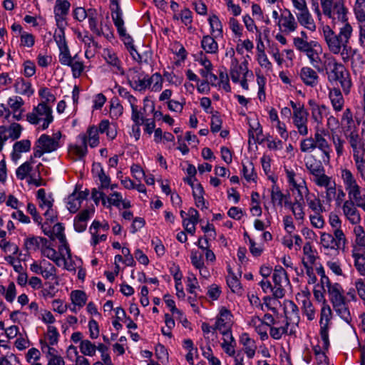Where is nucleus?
<instances>
[{
    "instance_id": "f3484780",
    "label": "nucleus",
    "mask_w": 365,
    "mask_h": 365,
    "mask_svg": "<svg viewBox=\"0 0 365 365\" xmlns=\"http://www.w3.org/2000/svg\"><path fill=\"white\" fill-rule=\"evenodd\" d=\"M341 177L345 189L348 192L349 197L350 199L356 198L359 193L361 192V187L354 174L348 169H343L341 172Z\"/></svg>"
},
{
    "instance_id": "72a5a7b5",
    "label": "nucleus",
    "mask_w": 365,
    "mask_h": 365,
    "mask_svg": "<svg viewBox=\"0 0 365 365\" xmlns=\"http://www.w3.org/2000/svg\"><path fill=\"white\" fill-rule=\"evenodd\" d=\"M352 233L354 235L353 249L356 251L365 250V230L359 224L354 225Z\"/></svg>"
},
{
    "instance_id": "412c9836",
    "label": "nucleus",
    "mask_w": 365,
    "mask_h": 365,
    "mask_svg": "<svg viewBox=\"0 0 365 365\" xmlns=\"http://www.w3.org/2000/svg\"><path fill=\"white\" fill-rule=\"evenodd\" d=\"M311 293L308 289L302 290L297 294V299L302 303L303 314L309 321H312L316 317V310L310 300Z\"/></svg>"
},
{
    "instance_id": "69168bd1",
    "label": "nucleus",
    "mask_w": 365,
    "mask_h": 365,
    "mask_svg": "<svg viewBox=\"0 0 365 365\" xmlns=\"http://www.w3.org/2000/svg\"><path fill=\"white\" fill-rule=\"evenodd\" d=\"M357 175L365 182V155L353 157Z\"/></svg>"
},
{
    "instance_id": "3c124183",
    "label": "nucleus",
    "mask_w": 365,
    "mask_h": 365,
    "mask_svg": "<svg viewBox=\"0 0 365 365\" xmlns=\"http://www.w3.org/2000/svg\"><path fill=\"white\" fill-rule=\"evenodd\" d=\"M201 47L207 53L215 54L218 51V44L215 38L209 35L204 36L201 40Z\"/></svg>"
},
{
    "instance_id": "49530a36",
    "label": "nucleus",
    "mask_w": 365,
    "mask_h": 365,
    "mask_svg": "<svg viewBox=\"0 0 365 365\" xmlns=\"http://www.w3.org/2000/svg\"><path fill=\"white\" fill-rule=\"evenodd\" d=\"M227 284L228 287L232 292L241 294L242 293V287L239 278L235 274L230 267L227 268Z\"/></svg>"
},
{
    "instance_id": "338daca9",
    "label": "nucleus",
    "mask_w": 365,
    "mask_h": 365,
    "mask_svg": "<svg viewBox=\"0 0 365 365\" xmlns=\"http://www.w3.org/2000/svg\"><path fill=\"white\" fill-rule=\"evenodd\" d=\"M303 252L305 257L302 259V264H314L317 259L314 251L312 249V245L309 242H307L303 247Z\"/></svg>"
},
{
    "instance_id": "f8f14e48",
    "label": "nucleus",
    "mask_w": 365,
    "mask_h": 365,
    "mask_svg": "<svg viewBox=\"0 0 365 365\" xmlns=\"http://www.w3.org/2000/svg\"><path fill=\"white\" fill-rule=\"evenodd\" d=\"M293 109V123L297 128L299 135L306 136L308 135V115L309 113L304 108V105L296 103L291 101L289 102Z\"/></svg>"
},
{
    "instance_id": "39448f33",
    "label": "nucleus",
    "mask_w": 365,
    "mask_h": 365,
    "mask_svg": "<svg viewBox=\"0 0 365 365\" xmlns=\"http://www.w3.org/2000/svg\"><path fill=\"white\" fill-rule=\"evenodd\" d=\"M344 134L353 157L365 155V138L359 133L351 118H349V125L344 127Z\"/></svg>"
},
{
    "instance_id": "aec40b11",
    "label": "nucleus",
    "mask_w": 365,
    "mask_h": 365,
    "mask_svg": "<svg viewBox=\"0 0 365 365\" xmlns=\"http://www.w3.org/2000/svg\"><path fill=\"white\" fill-rule=\"evenodd\" d=\"M59 61L62 65L71 67L72 75L75 78L81 76L85 68L83 61L77 54L73 57L71 56L70 53L68 55L59 56Z\"/></svg>"
},
{
    "instance_id": "864d4df0",
    "label": "nucleus",
    "mask_w": 365,
    "mask_h": 365,
    "mask_svg": "<svg viewBox=\"0 0 365 365\" xmlns=\"http://www.w3.org/2000/svg\"><path fill=\"white\" fill-rule=\"evenodd\" d=\"M287 206L289 207L294 218L297 220H303L304 219L305 212L304 202H301L300 200H294V202L289 201Z\"/></svg>"
},
{
    "instance_id": "4d7b16f0",
    "label": "nucleus",
    "mask_w": 365,
    "mask_h": 365,
    "mask_svg": "<svg viewBox=\"0 0 365 365\" xmlns=\"http://www.w3.org/2000/svg\"><path fill=\"white\" fill-rule=\"evenodd\" d=\"M308 207L314 212L322 213L324 207L321 200L314 194L311 193L306 199Z\"/></svg>"
},
{
    "instance_id": "c9c22d12",
    "label": "nucleus",
    "mask_w": 365,
    "mask_h": 365,
    "mask_svg": "<svg viewBox=\"0 0 365 365\" xmlns=\"http://www.w3.org/2000/svg\"><path fill=\"white\" fill-rule=\"evenodd\" d=\"M64 27L58 26V29L55 31L53 36L54 40L60 50L59 56L68 55L70 53L66 41Z\"/></svg>"
},
{
    "instance_id": "6ab92c4d",
    "label": "nucleus",
    "mask_w": 365,
    "mask_h": 365,
    "mask_svg": "<svg viewBox=\"0 0 365 365\" xmlns=\"http://www.w3.org/2000/svg\"><path fill=\"white\" fill-rule=\"evenodd\" d=\"M23 128L16 123H11L9 126H0V152L2 150L4 143L11 139L15 140L18 139L21 134Z\"/></svg>"
},
{
    "instance_id": "79ce46f5",
    "label": "nucleus",
    "mask_w": 365,
    "mask_h": 365,
    "mask_svg": "<svg viewBox=\"0 0 365 365\" xmlns=\"http://www.w3.org/2000/svg\"><path fill=\"white\" fill-rule=\"evenodd\" d=\"M81 145H73L69 147V155L74 160H81L87 154L88 149L85 137H81Z\"/></svg>"
},
{
    "instance_id": "f03ea898",
    "label": "nucleus",
    "mask_w": 365,
    "mask_h": 365,
    "mask_svg": "<svg viewBox=\"0 0 365 365\" xmlns=\"http://www.w3.org/2000/svg\"><path fill=\"white\" fill-rule=\"evenodd\" d=\"M322 160H317L315 156L310 155L304 158V165L311 180L319 187L327 189L329 200L334 196V185L331 178L326 175Z\"/></svg>"
},
{
    "instance_id": "f257e3e1",
    "label": "nucleus",
    "mask_w": 365,
    "mask_h": 365,
    "mask_svg": "<svg viewBox=\"0 0 365 365\" xmlns=\"http://www.w3.org/2000/svg\"><path fill=\"white\" fill-rule=\"evenodd\" d=\"M353 31L351 24L339 27L338 32L329 25L323 26V37L329 51L332 54L339 55L344 63L348 62L356 52L350 45Z\"/></svg>"
},
{
    "instance_id": "473e14b6",
    "label": "nucleus",
    "mask_w": 365,
    "mask_h": 365,
    "mask_svg": "<svg viewBox=\"0 0 365 365\" xmlns=\"http://www.w3.org/2000/svg\"><path fill=\"white\" fill-rule=\"evenodd\" d=\"M248 324L255 329L262 341H265L269 339L267 331L269 329V327L261 321V318L257 316H254L250 319Z\"/></svg>"
},
{
    "instance_id": "774afa93",
    "label": "nucleus",
    "mask_w": 365,
    "mask_h": 365,
    "mask_svg": "<svg viewBox=\"0 0 365 365\" xmlns=\"http://www.w3.org/2000/svg\"><path fill=\"white\" fill-rule=\"evenodd\" d=\"M149 87L152 91L157 92L161 90L163 86V78L160 73H155L150 77L148 76Z\"/></svg>"
},
{
    "instance_id": "37998d69",
    "label": "nucleus",
    "mask_w": 365,
    "mask_h": 365,
    "mask_svg": "<svg viewBox=\"0 0 365 365\" xmlns=\"http://www.w3.org/2000/svg\"><path fill=\"white\" fill-rule=\"evenodd\" d=\"M309 105L311 107L312 118L317 123H321L324 115L327 113V106L324 105H319L314 100H309Z\"/></svg>"
},
{
    "instance_id": "a18cd8bd",
    "label": "nucleus",
    "mask_w": 365,
    "mask_h": 365,
    "mask_svg": "<svg viewBox=\"0 0 365 365\" xmlns=\"http://www.w3.org/2000/svg\"><path fill=\"white\" fill-rule=\"evenodd\" d=\"M47 242L46 238L36 236H31L24 240V247L28 252H35Z\"/></svg>"
},
{
    "instance_id": "423d86ee",
    "label": "nucleus",
    "mask_w": 365,
    "mask_h": 365,
    "mask_svg": "<svg viewBox=\"0 0 365 365\" xmlns=\"http://www.w3.org/2000/svg\"><path fill=\"white\" fill-rule=\"evenodd\" d=\"M61 133L58 131L52 136L42 134L36 140L34 148V157L41 158L44 153H52L61 147Z\"/></svg>"
},
{
    "instance_id": "1a4fd4ad",
    "label": "nucleus",
    "mask_w": 365,
    "mask_h": 365,
    "mask_svg": "<svg viewBox=\"0 0 365 365\" xmlns=\"http://www.w3.org/2000/svg\"><path fill=\"white\" fill-rule=\"evenodd\" d=\"M26 118L30 123L34 125L43 121L41 125L43 130L46 129L53 120L52 110L46 103H40L31 113L27 114Z\"/></svg>"
},
{
    "instance_id": "4468645a",
    "label": "nucleus",
    "mask_w": 365,
    "mask_h": 365,
    "mask_svg": "<svg viewBox=\"0 0 365 365\" xmlns=\"http://www.w3.org/2000/svg\"><path fill=\"white\" fill-rule=\"evenodd\" d=\"M89 29L98 36H103L109 38L113 36L111 26L109 24L101 21L99 23V15L94 9H90L88 17Z\"/></svg>"
},
{
    "instance_id": "b1692460",
    "label": "nucleus",
    "mask_w": 365,
    "mask_h": 365,
    "mask_svg": "<svg viewBox=\"0 0 365 365\" xmlns=\"http://www.w3.org/2000/svg\"><path fill=\"white\" fill-rule=\"evenodd\" d=\"M71 4L68 0H56L54 6V15L57 26H66V16L70 9Z\"/></svg>"
},
{
    "instance_id": "20e7f679",
    "label": "nucleus",
    "mask_w": 365,
    "mask_h": 365,
    "mask_svg": "<svg viewBox=\"0 0 365 365\" xmlns=\"http://www.w3.org/2000/svg\"><path fill=\"white\" fill-rule=\"evenodd\" d=\"M230 54L231 62L230 68V76L232 82L237 83H240L241 86L245 90H248L247 78L249 76H253L252 71H249L247 61H244L240 63L238 60L235 57V51L231 49L229 52L226 53V55Z\"/></svg>"
},
{
    "instance_id": "6e6d98bb",
    "label": "nucleus",
    "mask_w": 365,
    "mask_h": 365,
    "mask_svg": "<svg viewBox=\"0 0 365 365\" xmlns=\"http://www.w3.org/2000/svg\"><path fill=\"white\" fill-rule=\"evenodd\" d=\"M14 88L17 93L21 95H26L29 96L34 93L31 83L21 78L16 79L14 83Z\"/></svg>"
},
{
    "instance_id": "ea45409f",
    "label": "nucleus",
    "mask_w": 365,
    "mask_h": 365,
    "mask_svg": "<svg viewBox=\"0 0 365 365\" xmlns=\"http://www.w3.org/2000/svg\"><path fill=\"white\" fill-rule=\"evenodd\" d=\"M81 137L86 138V145L88 144L91 148L97 147L100 143L99 132L97 126H89L85 134H81L78 136V138L81 139Z\"/></svg>"
},
{
    "instance_id": "4c0bfd02",
    "label": "nucleus",
    "mask_w": 365,
    "mask_h": 365,
    "mask_svg": "<svg viewBox=\"0 0 365 365\" xmlns=\"http://www.w3.org/2000/svg\"><path fill=\"white\" fill-rule=\"evenodd\" d=\"M336 313L346 322L350 324L351 316L346 299L331 304Z\"/></svg>"
},
{
    "instance_id": "cd10ccee",
    "label": "nucleus",
    "mask_w": 365,
    "mask_h": 365,
    "mask_svg": "<svg viewBox=\"0 0 365 365\" xmlns=\"http://www.w3.org/2000/svg\"><path fill=\"white\" fill-rule=\"evenodd\" d=\"M111 16L119 35L124 37L125 40L127 39L128 41L127 43H130L131 38L126 34V29L122 18V11L120 6H118V9L116 7H111Z\"/></svg>"
},
{
    "instance_id": "0e129e2a",
    "label": "nucleus",
    "mask_w": 365,
    "mask_h": 365,
    "mask_svg": "<svg viewBox=\"0 0 365 365\" xmlns=\"http://www.w3.org/2000/svg\"><path fill=\"white\" fill-rule=\"evenodd\" d=\"M79 349L83 356H93L96 355V344L88 339H84L79 344Z\"/></svg>"
},
{
    "instance_id": "8fccbe9b",
    "label": "nucleus",
    "mask_w": 365,
    "mask_h": 365,
    "mask_svg": "<svg viewBox=\"0 0 365 365\" xmlns=\"http://www.w3.org/2000/svg\"><path fill=\"white\" fill-rule=\"evenodd\" d=\"M34 155L31 156L29 160L26 161L22 165H21L16 170V175L19 180H24L25 178H29V175L32 173H31L32 170L31 165L34 163Z\"/></svg>"
},
{
    "instance_id": "bf43d9fd",
    "label": "nucleus",
    "mask_w": 365,
    "mask_h": 365,
    "mask_svg": "<svg viewBox=\"0 0 365 365\" xmlns=\"http://www.w3.org/2000/svg\"><path fill=\"white\" fill-rule=\"evenodd\" d=\"M70 298L73 304H76L78 309H81L87 302V296L83 291L73 290L71 292Z\"/></svg>"
},
{
    "instance_id": "9d476101",
    "label": "nucleus",
    "mask_w": 365,
    "mask_h": 365,
    "mask_svg": "<svg viewBox=\"0 0 365 365\" xmlns=\"http://www.w3.org/2000/svg\"><path fill=\"white\" fill-rule=\"evenodd\" d=\"M332 317V310L327 302H324L320 310L319 334L323 342V348L325 349H328L329 346V330L331 325Z\"/></svg>"
},
{
    "instance_id": "7ed1b4c3",
    "label": "nucleus",
    "mask_w": 365,
    "mask_h": 365,
    "mask_svg": "<svg viewBox=\"0 0 365 365\" xmlns=\"http://www.w3.org/2000/svg\"><path fill=\"white\" fill-rule=\"evenodd\" d=\"M348 243L345 234L336 232L332 233L320 232V247L325 255L338 253L339 250H344Z\"/></svg>"
},
{
    "instance_id": "2eb2a0df",
    "label": "nucleus",
    "mask_w": 365,
    "mask_h": 365,
    "mask_svg": "<svg viewBox=\"0 0 365 365\" xmlns=\"http://www.w3.org/2000/svg\"><path fill=\"white\" fill-rule=\"evenodd\" d=\"M299 22L296 16L289 9H285L284 13L280 15V18L277 21V26L279 30L285 34H289L297 31Z\"/></svg>"
},
{
    "instance_id": "393cba45",
    "label": "nucleus",
    "mask_w": 365,
    "mask_h": 365,
    "mask_svg": "<svg viewBox=\"0 0 365 365\" xmlns=\"http://www.w3.org/2000/svg\"><path fill=\"white\" fill-rule=\"evenodd\" d=\"M88 190L77 191L76 189L67 198V208L72 212H76L81 206L82 202L86 199L88 195Z\"/></svg>"
},
{
    "instance_id": "de8ad7c7",
    "label": "nucleus",
    "mask_w": 365,
    "mask_h": 365,
    "mask_svg": "<svg viewBox=\"0 0 365 365\" xmlns=\"http://www.w3.org/2000/svg\"><path fill=\"white\" fill-rule=\"evenodd\" d=\"M284 312L287 319H289L293 323L297 324L299 322L298 307L290 300L284 302Z\"/></svg>"
},
{
    "instance_id": "7c9ffc66",
    "label": "nucleus",
    "mask_w": 365,
    "mask_h": 365,
    "mask_svg": "<svg viewBox=\"0 0 365 365\" xmlns=\"http://www.w3.org/2000/svg\"><path fill=\"white\" fill-rule=\"evenodd\" d=\"M239 341L242 345L243 351L247 358L252 359L257 350L255 341L250 338L247 333L245 332L240 335Z\"/></svg>"
},
{
    "instance_id": "13d9d810",
    "label": "nucleus",
    "mask_w": 365,
    "mask_h": 365,
    "mask_svg": "<svg viewBox=\"0 0 365 365\" xmlns=\"http://www.w3.org/2000/svg\"><path fill=\"white\" fill-rule=\"evenodd\" d=\"M352 257L354 259V266L361 275H365V256L356 249L352 250Z\"/></svg>"
},
{
    "instance_id": "2f4dec72",
    "label": "nucleus",
    "mask_w": 365,
    "mask_h": 365,
    "mask_svg": "<svg viewBox=\"0 0 365 365\" xmlns=\"http://www.w3.org/2000/svg\"><path fill=\"white\" fill-rule=\"evenodd\" d=\"M103 58L110 66L114 73L120 75H124V70L121 66V62L117 55L109 49L103 51Z\"/></svg>"
},
{
    "instance_id": "c756f323",
    "label": "nucleus",
    "mask_w": 365,
    "mask_h": 365,
    "mask_svg": "<svg viewBox=\"0 0 365 365\" xmlns=\"http://www.w3.org/2000/svg\"><path fill=\"white\" fill-rule=\"evenodd\" d=\"M289 322L287 319L283 322L282 324H279L277 322V325H273L269 327V335L270 336L275 340H279L282 338L283 335L288 334L292 335L294 333V331L291 329L289 331Z\"/></svg>"
},
{
    "instance_id": "bb28decb",
    "label": "nucleus",
    "mask_w": 365,
    "mask_h": 365,
    "mask_svg": "<svg viewBox=\"0 0 365 365\" xmlns=\"http://www.w3.org/2000/svg\"><path fill=\"white\" fill-rule=\"evenodd\" d=\"M42 255L48 259L52 260L57 266L61 267L64 265L65 268L68 269L66 267V254L63 252H57L53 248L46 246L42 248Z\"/></svg>"
},
{
    "instance_id": "0eeeda50",
    "label": "nucleus",
    "mask_w": 365,
    "mask_h": 365,
    "mask_svg": "<svg viewBox=\"0 0 365 365\" xmlns=\"http://www.w3.org/2000/svg\"><path fill=\"white\" fill-rule=\"evenodd\" d=\"M294 12L299 25L314 32L317 30V24L311 14L306 0H291Z\"/></svg>"
},
{
    "instance_id": "6e6552de",
    "label": "nucleus",
    "mask_w": 365,
    "mask_h": 365,
    "mask_svg": "<svg viewBox=\"0 0 365 365\" xmlns=\"http://www.w3.org/2000/svg\"><path fill=\"white\" fill-rule=\"evenodd\" d=\"M327 78L330 83L338 81L343 92L346 95L349 93L352 83L350 74L344 65L334 60L330 71L327 72Z\"/></svg>"
},
{
    "instance_id": "c03bdc74",
    "label": "nucleus",
    "mask_w": 365,
    "mask_h": 365,
    "mask_svg": "<svg viewBox=\"0 0 365 365\" xmlns=\"http://www.w3.org/2000/svg\"><path fill=\"white\" fill-rule=\"evenodd\" d=\"M329 294V299L331 304L346 299L344 295V289L339 283H334L329 289H327Z\"/></svg>"
},
{
    "instance_id": "603ef678",
    "label": "nucleus",
    "mask_w": 365,
    "mask_h": 365,
    "mask_svg": "<svg viewBox=\"0 0 365 365\" xmlns=\"http://www.w3.org/2000/svg\"><path fill=\"white\" fill-rule=\"evenodd\" d=\"M39 262L42 272L41 276L46 279H53L56 274V267L45 259L39 260Z\"/></svg>"
},
{
    "instance_id": "dca6fc26",
    "label": "nucleus",
    "mask_w": 365,
    "mask_h": 365,
    "mask_svg": "<svg viewBox=\"0 0 365 365\" xmlns=\"http://www.w3.org/2000/svg\"><path fill=\"white\" fill-rule=\"evenodd\" d=\"M327 135H328V132L324 130L317 131L314 133L316 148H318L319 150L322 151V160L324 164L329 163L331 159L330 155L331 153L332 152L331 145L325 138V136Z\"/></svg>"
},
{
    "instance_id": "4be33fe9",
    "label": "nucleus",
    "mask_w": 365,
    "mask_h": 365,
    "mask_svg": "<svg viewBox=\"0 0 365 365\" xmlns=\"http://www.w3.org/2000/svg\"><path fill=\"white\" fill-rule=\"evenodd\" d=\"M356 207L355 202L350 198L345 200L341 206L345 218L353 225H356L361 221L360 212Z\"/></svg>"
},
{
    "instance_id": "e433bc0d",
    "label": "nucleus",
    "mask_w": 365,
    "mask_h": 365,
    "mask_svg": "<svg viewBox=\"0 0 365 365\" xmlns=\"http://www.w3.org/2000/svg\"><path fill=\"white\" fill-rule=\"evenodd\" d=\"M271 200L274 205L282 207L283 202H284L287 206L289 202V195L282 193L279 186L274 184L271 188Z\"/></svg>"
},
{
    "instance_id": "a878e982",
    "label": "nucleus",
    "mask_w": 365,
    "mask_h": 365,
    "mask_svg": "<svg viewBox=\"0 0 365 365\" xmlns=\"http://www.w3.org/2000/svg\"><path fill=\"white\" fill-rule=\"evenodd\" d=\"M299 76L303 83L308 87L314 88L319 82L318 73L309 66L302 67L299 72Z\"/></svg>"
},
{
    "instance_id": "a211bd4d",
    "label": "nucleus",
    "mask_w": 365,
    "mask_h": 365,
    "mask_svg": "<svg viewBox=\"0 0 365 365\" xmlns=\"http://www.w3.org/2000/svg\"><path fill=\"white\" fill-rule=\"evenodd\" d=\"M128 80L129 85L135 91H143L149 87L148 75L139 70H130Z\"/></svg>"
},
{
    "instance_id": "680f3d73",
    "label": "nucleus",
    "mask_w": 365,
    "mask_h": 365,
    "mask_svg": "<svg viewBox=\"0 0 365 365\" xmlns=\"http://www.w3.org/2000/svg\"><path fill=\"white\" fill-rule=\"evenodd\" d=\"M187 290L189 293L194 294L195 297H197L196 291H201L200 287L199 285L197 279L192 272H189L187 277L186 280Z\"/></svg>"
},
{
    "instance_id": "a19ab883",
    "label": "nucleus",
    "mask_w": 365,
    "mask_h": 365,
    "mask_svg": "<svg viewBox=\"0 0 365 365\" xmlns=\"http://www.w3.org/2000/svg\"><path fill=\"white\" fill-rule=\"evenodd\" d=\"M31 141L29 140H22L16 142L13 145V151L11 153V159L17 161L21 158V153L29 152L31 149Z\"/></svg>"
},
{
    "instance_id": "f704fd0d",
    "label": "nucleus",
    "mask_w": 365,
    "mask_h": 365,
    "mask_svg": "<svg viewBox=\"0 0 365 365\" xmlns=\"http://www.w3.org/2000/svg\"><path fill=\"white\" fill-rule=\"evenodd\" d=\"M92 173L94 178L100 181L101 189L108 188L110 182V178L106 174L102 165L100 163H94L92 165Z\"/></svg>"
},
{
    "instance_id": "ddd939ff",
    "label": "nucleus",
    "mask_w": 365,
    "mask_h": 365,
    "mask_svg": "<svg viewBox=\"0 0 365 365\" xmlns=\"http://www.w3.org/2000/svg\"><path fill=\"white\" fill-rule=\"evenodd\" d=\"M272 280L274 283L272 294L274 299L283 298L285 295L284 287L289 284V279L287 272L282 267L278 265L274 267Z\"/></svg>"
},
{
    "instance_id": "9b49d317",
    "label": "nucleus",
    "mask_w": 365,
    "mask_h": 365,
    "mask_svg": "<svg viewBox=\"0 0 365 365\" xmlns=\"http://www.w3.org/2000/svg\"><path fill=\"white\" fill-rule=\"evenodd\" d=\"M349 11L344 3L338 1L334 3V7L324 14V16L331 20L334 28L336 26L343 27L346 24H350L349 22Z\"/></svg>"
},
{
    "instance_id": "5701e85b",
    "label": "nucleus",
    "mask_w": 365,
    "mask_h": 365,
    "mask_svg": "<svg viewBox=\"0 0 365 365\" xmlns=\"http://www.w3.org/2000/svg\"><path fill=\"white\" fill-rule=\"evenodd\" d=\"M232 314L231 312L225 307H222L217 318L215 329L219 330L222 335H226L227 333H232Z\"/></svg>"
},
{
    "instance_id": "09e8293b",
    "label": "nucleus",
    "mask_w": 365,
    "mask_h": 365,
    "mask_svg": "<svg viewBox=\"0 0 365 365\" xmlns=\"http://www.w3.org/2000/svg\"><path fill=\"white\" fill-rule=\"evenodd\" d=\"M236 342L232 334V333H227L226 335H223V342L221 344V346L225 352L230 356H235V347Z\"/></svg>"
},
{
    "instance_id": "c85d7f7f",
    "label": "nucleus",
    "mask_w": 365,
    "mask_h": 365,
    "mask_svg": "<svg viewBox=\"0 0 365 365\" xmlns=\"http://www.w3.org/2000/svg\"><path fill=\"white\" fill-rule=\"evenodd\" d=\"M38 201V207L41 210H44L43 215L46 220L53 222L57 219L56 212L53 208V199L51 195H48L47 198L41 199Z\"/></svg>"
},
{
    "instance_id": "e2e57ef3",
    "label": "nucleus",
    "mask_w": 365,
    "mask_h": 365,
    "mask_svg": "<svg viewBox=\"0 0 365 365\" xmlns=\"http://www.w3.org/2000/svg\"><path fill=\"white\" fill-rule=\"evenodd\" d=\"M208 21L210 26L211 33L215 37L222 36V25L217 16L213 14L210 16Z\"/></svg>"
},
{
    "instance_id": "052dcab7",
    "label": "nucleus",
    "mask_w": 365,
    "mask_h": 365,
    "mask_svg": "<svg viewBox=\"0 0 365 365\" xmlns=\"http://www.w3.org/2000/svg\"><path fill=\"white\" fill-rule=\"evenodd\" d=\"M319 47V45L317 41H314L312 46H309L303 53H304L308 58L311 64L314 66H316L317 64L319 62V53L315 49V48Z\"/></svg>"
},
{
    "instance_id": "5fc2aeb1",
    "label": "nucleus",
    "mask_w": 365,
    "mask_h": 365,
    "mask_svg": "<svg viewBox=\"0 0 365 365\" xmlns=\"http://www.w3.org/2000/svg\"><path fill=\"white\" fill-rule=\"evenodd\" d=\"M56 237L59 240L60 242L61 243V245L59 247V252H63L66 254L67 259H71V250L68 247V245L66 242V236L63 233V227L61 225V224H57L56 225Z\"/></svg>"
},
{
    "instance_id": "58836bf2",
    "label": "nucleus",
    "mask_w": 365,
    "mask_h": 365,
    "mask_svg": "<svg viewBox=\"0 0 365 365\" xmlns=\"http://www.w3.org/2000/svg\"><path fill=\"white\" fill-rule=\"evenodd\" d=\"M329 98L335 111L339 112L343 109L344 99L339 88H333L330 89Z\"/></svg>"
}]
</instances>
